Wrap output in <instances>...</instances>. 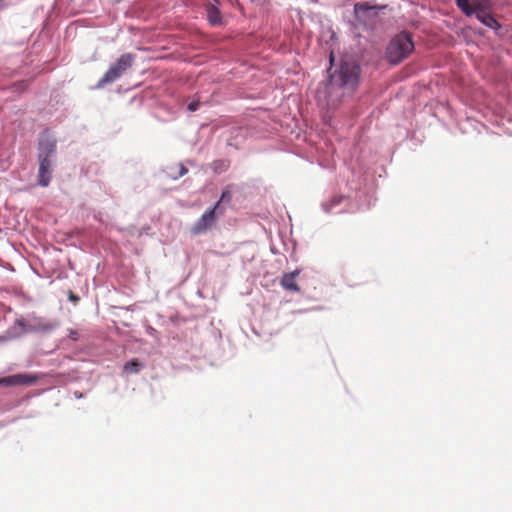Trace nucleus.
Returning <instances> with one entry per match:
<instances>
[{
    "label": "nucleus",
    "instance_id": "1",
    "mask_svg": "<svg viewBox=\"0 0 512 512\" xmlns=\"http://www.w3.org/2000/svg\"><path fill=\"white\" fill-rule=\"evenodd\" d=\"M360 67L355 62L343 61L339 68L329 76V87L343 89L344 93L353 92L359 82Z\"/></svg>",
    "mask_w": 512,
    "mask_h": 512
},
{
    "label": "nucleus",
    "instance_id": "2",
    "mask_svg": "<svg viewBox=\"0 0 512 512\" xmlns=\"http://www.w3.org/2000/svg\"><path fill=\"white\" fill-rule=\"evenodd\" d=\"M414 50V44L411 36L402 32L396 35L386 48V59L391 64H399L407 58Z\"/></svg>",
    "mask_w": 512,
    "mask_h": 512
},
{
    "label": "nucleus",
    "instance_id": "3",
    "mask_svg": "<svg viewBox=\"0 0 512 512\" xmlns=\"http://www.w3.org/2000/svg\"><path fill=\"white\" fill-rule=\"evenodd\" d=\"M133 61L134 56L132 54L125 53L121 55L117 62L113 64L98 81L97 87L102 88L106 84L116 81L132 66Z\"/></svg>",
    "mask_w": 512,
    "mask_h": 512
},
{
    "label": "nucleus",
    "instance_id": "4",
    "mask_svg": "<svg viewBox=\"0 0 512 512\" xmlns=\"http://www.w3.org/2000/svg\"><path fill=\"white\" fill-rule=\"evenodd\" d=\"M223 210H219V203H216L211 209L206 211L192 226L191 233L200 235L212 228L217 221L219 215L223 214Z\"/></svg>",
    "mask_w": 512,
    "mask_h": 512
},
{
    "label": "nucleus",
    "instance_id": "5",
    "mask_svg": "<svg viewBox=\"0 0 512 512\" xmlns=\"http://www.w3.org/2000/svg\"><path fill=\"white\" fill-rule=\"evenodd\" d=\"M36 378L28 374H15L0 378V386L31 385Z\"/></svg>",
    "mask_w": 512,
    "mask_h": 512
},
{
    "label": "nucleus",
    "instance_id": "6",
    "mask_svg": "<svg viewBox=\"0 0 512 512\" xmlns=\"http://www.w3.org/2000/svg\"><path fill=\"white\" fill-rule=\"evenodd\" d=\"M56 152V141L50 137L42 138L39 142L38 159L51 160Z\"/></svg>",
    "mask_w": 512,
    "mask_h": 512
},
{
    "label": "nucleus",
    "instance_id": "7",
    "mask_svg": "<svg viewBox=\"0 0 512 512\" xmlns=\"http://www.w3.org/2000/svg\"><path fill=\"white\" fill-rule=\"evenodd\" d=\"M38 161H39L38 183L41 186L46 187L49 185L50 180H51L52 162H51V160H45V158L38 159Z\"/></svg>",
    "mask_w": 512,
    "mask_h": 512
},
{
    "label": "nucleus",
    "instance_id": "8",
    "mask_svg": "<svg viewBox=\"0 0 512 512\" xmlns=\"http://www.w3.org/2000/svg\"><path fill=\"white\" fill-rule=\"evenodd\" d=\"M299 273V270H295L290 273H285L281 278V286L286 290L299 292L300 287L296 283V277L299 275Z\"/></svg>",
    "mask_w": 512,
    "mask_h": 512
},
{
    "label": "nucleus",
    "instance_id": "9",
    "mask_svg": "<svg viewBox=\"0 0 512 512\" xmlns=\"http://www.w3.org/2000/svg\"><path fill=\"white\" fill-rule=\"evenodd\" d=\"M476 18L483 23L485 26L492 28V29H498L500 28V24L498 21L494 18L493 15L490 13H487L485 11H480L476 14Z\"/></svg>",
    "mask_w": 512,
    "mask_h": 512
},
{
    "label": "nucleus",
    "instance_id": "10",
    "mask_svg": "<svg viewBox=\"0 0 512 512\" xmlns=\"http://www.w3.org/2000/svg\"><path fill=\"white\" fill-rule=\"evenodd\" d=\"M144 367L143 363L138 359H132L125 363L123 371L127 374H136Z\"/></svg>",
    "mask_w": 512,
    "mask_h": 512
},
{
    "label": "nucleus",
    "instance_id": "11",
    "mask_svg": "<svg viewBox=\"0 0 512 512\" xmlns=\"http://www.w3.org/2000/svg\"><path fill=\"white\" fill-rule=\"evenodd\" d=\"M207 13L211 24L216 25L221 23V15L217 7L210 5L207 9Z\"/></svg>",
    "mask_w": 512,
    "mask_h": 512
},
{
    "label": "nucleus",
    "instance_id": "12",
    "mask_svg": "<svg viewBox=\"0 0 512 512\" xmlns=\"http://www.w3.org/2000/svg\"><path fill=\"white\" fill-rule=\"evenodd\" d=\"M456 4L467 16H471L475 12V9L469 3V0H456Z\"/></svg>",
    "mask_w": 512,
    "mask_h": 512
},
{
    "label": "nucleus",
    "instance_id": "13",
    "mask_svg": "<svg viewBox=\"0 0 512 512\" xmlns=\"http://www.w3.org/2000/svg\"><path fill=\"white\" fill-rule=\"evenodd\" d=\"M232 199V194L231 192L228 190V189H225L222 194H221V197L219 199V201L217 203H219V210H223L222 207H221V203L222 202H230Z\"/></svg>",
    "mask_w": 512,
    "mask_h": 512
},
{
    "label": "nucleus",
    "instance_id": "14",
    "mask_svg": "<svg viewBox=\"0 0 512 512\" xmlns=\"http://www.w3.org/2000/svg\"><path fill=\"white\" fill-rule=\"evenodd\" d=\"M341 197H334L329 203H325L323 206L327 212H329L332 207L341 202Z\"/></svg>",
    "mask_w": 512,
    "mask_h": 512
},
{
    "label": "nucleus",
    "instance_id": "15",
    "mask_svg": "<svg viewBox=\"0 0 512 512\" xmlns=\"http://www.w3.org/2000/svg\"><path fill=\"white\" fill-rule=\"evenodd\" d=\"M470 5L475 9L474 13H476V14L480 11H485L484 6L480 0H472Z\"/></svg>",
    "mask_w": 512,
    "mask_h": 512
},
{
    "label": "nucleus",
    "instance_id": "16",
    "mask_svg": "<svg viewBox=\"0 0 512 512\" xmlns=\"http://www.w3.org/2000/svg\"><path fill=\"white\" fill-rule=\"evenodd\" d=\"M68 337L73 341H77L79 338V334L76 330L69 329Z\"/></svg>",
    "mask_w": 512,
    "mask_h": 512
},
{
    "label": "nucleus",
    "instance_id": "17",
    "mask_svg": "<svg viewBox=\"0 0 512 512\" xmlns=\"http://www.w3.org/2000/svg\"><path fill=\"white\" fill-rule=\"evenodd\" d=\"M187 172H188L187 168L184 165L180 164L179 165V173H178V175L174 176V178L176 179L178 177L184 176Z\"/></svg>",
    "mask_w": 512,
    "mask_h": 512
},
{
    "label": "nucleus",
    "instance_id": "18",
    "mask_svg": "<svg viewBox=\"0 0 512 512\" xmlns=\"http://www.w3.org/2000/svg\"><path fill=\"white\" fill-rule=\"evenodd\" d=\"M199 102L198 101H192L191 103L188 104V109L190 111H196L198 108H199Z\"/></svg>",
    "mask_w": 512,
    "mask_h": 512
},
{
    "label": "nucleus",
    "instance_id": "19",
    "mask_svg": "<svg viewBox=\"0 0 512 512\" xmlns=\"http://www.w3.org/2000/svg\"><path fill=\"white\" fill-rule=\"evenodd\" d=\"M360 9H365L364 5H362V4H356V5H355V11L357 12V11H358V10H360Z\"/></svg>",
    "mask_w": 512,
    "mask_h": 512
},
{
    "label": "nucleus",
    "instance_id": "20",
    "mask_svg": "<svg viewBox=\"0 0 512 512\" xmlns=\"http://www.w3.org/2000/svg\"><path fill=\"white\" fill-rule=\"evenodd\" d=\"M71 299H73V300H77L78 298H77V297H75L74 295H71Z\"/></svg>",
    "mask_w": 512,
    "mask_h": 512
},
{
    "label": "nucleus",
    "instance_id": "21",
    "mask_svg": "<svg viewBox=\"0 0 512 512\" xmlns=\"http://www.w3.org/2000/svg\"><path fill=\"white\" fill-rule=\"evenodd\" d=\"M330 61L332 62L333 61V55L331 54L330 56Z\"/></svg>",
    "mask_w": 512,
    "mask_h": 512
},
{
    "label": "nucleus",
    "instance_id": "22",
    "mask_svg": "<svg viewBox=\"0 0 512 512\" xmlns=\"http://www.w3.org/2000/svg\"><path fill=\"white\" fill-rule=\"evenodd\" d=\"M2 340V338L0 337V341Z\"/></svg>",
    "mask_w": 512,
    "mask_h": 512
}]
</instances>
